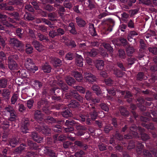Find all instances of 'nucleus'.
<instances>
[{
    "label": "nucleus",
    "mask_w": 157,
    "mask_h": 157,
    "mask_svg": "<svg viewBox=\"0 0 157 157\" xmlns=\"http://www.w3.org/2000/svg\"><path fill=\"white\" fill-rule=\"evenodd\" d=\"M34 118L37 123H35L34 128L37 131L45 136H50L51 135V129L44 124L43 119V114L38 110L36 111L34 114Z\"/></svg>",
    "instance_id": "nucleus-1"
},
{
    "label": "nucleus",
    "mask_w": 157,
    "mask_h": 157,
    "mask_svg": "<svg viewBox=\"0 0 157 157\" xmlns=\"http://www.w3.org/2000/svg\"><path fill=\"white\" fill-rule=\"evenodd\" d=\"M129 133L124 135V138L126 140L131 139L133 137H137L138 135V131L139 132L142 139L144 141H146L150 139L149 136L146 133L145 129L141 127L138 128L135 125H133L129 128Z\"/></svg>",
    "instance_id": "nucleus-2"
},
{
    "label": "nucleus",
    "mask_w": 157,
    "mask_h": 157,
    "mask_svg": "<svg viewBox=\"0 0 157 157\" xmlns=\"http://www.w3.org/2000/svg\"><path fill=\"white\" fill-rule=\"evenodd\" d=\"M47 98H41L37 103V107L39 109L42 110L47 114H50L51 111L48 109L49 103Z\"/></svg>",
    "instance_id": "nucleus-3"
},
{
    "label": "nucleus",
    "mask_w": 157,
    "mask_h": 157,
    "mask_svg": "<svg viewBox=\"0 0 157 157\" xmlns=\"http://www.w3.org/2000/svg\"><path fill=\"white\" fill-rule=\"evenodd\" d=\"M65 97L67 99L74 98L80 102H83V98L75 90H73L65 94Z\"/></svg>",
    "instance_id": "nucleus-4"
},
{
    "label": "nucleus",
    "mask_w": 157,
    "mask_h": 157,
    "mask_svg": "<svg viewBox=\"0 0 157 157\" xmlns=\"http://www.w3.org/2000/svg\"><path fill=\"white\" fill-rule=\"evenodd\" d=\"M5 112L8 114L10 116L8 118L9 121H15L16 117V113L14 108L10 105H8L5 107Z\"/></svg>",
    "instance_id": "nucleus-5"
},
{
    "label": "nucleus",
    "mask_w": 157,
    "mask_h": 157,
    "mask_svg": "<svg viewBox=\"0 0 157 157\" xmlns=\"http://www.w3.org/2000/svg\"><path fill=\"white\" fill-rule=\"evenodd\" d=\"M106 24V27L102 30L104 34H108L109 32L112 31L115 25V21L112 19H108L105 22Z\"/></svg>",
    "instance_id": "nucleus-6"
},
{
    "label": "nucleus",
    "mask_w": 157,
    "mask_h": 157,
    "mask_svg": "<svg viewBox=\"0 0 157 157\" xmlns=\"http://www.w3.org/2000/svg\"><path fill=\"white\" fill-rule=\"evenodd\" d=\"M112 42L115 47L117 46L125 47L128 46V44L127 40L123 37H120L118 39H115L112 41Z\"/></svg>",
    "instance_id": "nucleus-7"
},
{
    "label": "nucleus",
    "mask_w": 157,
    "mask_h": 157,
    "mask_svg": "<svg viewBox=\"0 0 157 157\" xmlns=\"http://www.w3.org/2000/svg\"><path fill=\"white\" fill-rule=\"evenodd\" d=\"M111 124L115 128H117L118 127V124L117 121V118L114 117L112 118L111 120ZM116 132L115 135V136L118 140H126V139L124 138V137L122 135H121L119 132V130L118 128H116L115 130Z\"/></svg>",
    "instance_id": "nucleus-8"
},
{
    "label": "nucleus",
    "mask_w": 157,
    "mask_h": 157,
    "mask_svg": "<svg viewBox=\"0 0 157 157\" xmlns=\"http://www.w3.org/2000/svg\"><path fill=\"white\" fill-rule=\"evenodd\" d=\"M44 153L48 157H57L58 154L51 147L45 146L44 149Z\"/></svg>",
    "instance_id": "nucleus-9"
},
{
    "label": "nucleus",
    "mask_w": 157,
    "mask_h": 157,
    "mask_svg": "<svg viewBox=\"0 0 157 157\" xmlns=\"http://www.w3.org/2000/svg\"><path fill=\"white\" fill-rule=\"evenodd\" d=\"M140 119L141 121L143 122L142 124L143 126L145 127L148 130H153L154 129V125L153 123L147 122V121L149 120V119L148 118L145 117L141 116Z\"/></svg>",
    "instance_id": "nucleus-10"
},
{
    "label": "nucleus",
    "mask_w": 157,
    "mask_h": 157,
    "mask_svg": "<svg viewBox=\"0 0 157 157\" xmlns=\"http://www.w3.org/2000/svg\"><path fill=\"white\" fill-rule=\"evenodd\" d=\"M9 41L10 44L12 46L21 49H22L24 47V44L23 43L15 38H10Z\"/></svg>",
    "instance_id": "nucleus-11"
},
{
    "label": "nucleus",
    "mask_w": 157,
    "mask_h": 157,
    "mask_svg": "<svg viewBox=\"0 0 157 157\" xmlns=\"http://www.w3.org/2000/svg\"><path fill=\"white\" fill-rule=\"evenodd\" d=\"M91 118H88L86 114L84 113H81L79 114V117L76 119L82 122L86 121V124L90 125L91 124Z\"/></svg>",
    "instance_id": "nucleus-12"
},
{
    "label": "nucleus",
    "mask_w": 157,
    "mask_h": 157,
    "mask_svg": "<svg viewBox=\"0 0 157 157\" xmlns=\"http://www.w3.org/2000/svg\"><path fill=\"white\" fill-rule=\"evenodd\" d=\"M29 135L31 139L37 143H40L43 141V137L40 136L36 132H32Z\"/></svg>",
    "instance_id": "nucleus-13"
},
{
    "label": "nucleus",
    "mask_w": 157,
    "mask_h": 157,
    "mask_svg": "<svg viewBox=\"0 0 157 157\" xmlns=\"http://www.w3.org/2000/svg\"><path fill=\"white\" fill-rule=\"evenodd\" d=\"M32 45L38 52H41L44 50V46L39 41L36 40H34L32 42Z\"/></svg>",
    "instance_id": "nucleus-14"
},
{
    "label": "nucleus",
    "mask_w": 157,
    "mask_h": 157,
    "mask_svg": "<svg viewBox=\"0 0 157 157\" xmlns=\"http://www.w3.org/2000/svg\"><path fill=\"white\" fill-rule=\"evenodd\" d=\"M84 76L86 81L89 83H92L96 81V78L95 76L90 73L87 72H85Z\"/></svg>",
    "instance_id": "nucleus-15"
},
{
    "label": "nucleus",
    "mask_w": 157,
    "mask_h": 157,
    "mask_svg": "<svg viewBox=\"0 0 157 157\" xmlns=\"http://www.w3.org/2000/svg\"><path fill=\"white\" fill-rule=\"evenodd\" d=\"M50 62L54 67H57L62 64V62L59 59L55 57H51Z\"/></svg>",
    "instance_id": "nucleus-16"
},
{
    "label": "nucleus",
    "mask_w": 157,
    "mask_h": 157,
    "mask_svg": "<svg viewBox=\"0 0 157 157\" xmlns=\"http://www.w3.org/2000/svg\"><path fill=\"white\" fill-rule=\"evenodd\" d=\"M29 121L28 120H25L23 122L21 127V130L23 133L25 134L29 132Z\"/></svg>",
    "instance_id": "nucleus-17"
},
{
    "label": "nucleus",
    "mask_w": 157,
    "mask_h": 157,
    "mask_svg": "<svg viewBox=\"0 0 157 157\" xmlns=\"http://www.w3.org/2000/svg\"><path fill=\"white\" fill-rule=\"evenodd\" d=\"M8 64L9 69L11 71L17 70L18 68V64L15 61L8 59Z\"/></svg>",
    "instance_id": "nucleus-18"
},
{
    "label": "nucleus",
    "mask_w": 157,
    "mask_h": 157,
    "mask_svg": "<svg viewBox=\"0 0 157 157\" xmlns=\"http://www.w3.org/2000/svg\"><path fill=\"white\" fill-rule=\"evenodd\" d=\"M41 69L44 73H48L51 72L52 68L48 63L46 62L41 66Z\"/></svg>",
    "instance_id": "nucleus-19"
},
{
    "label": "nucleus",
    "mask_w": 157,
    "mask_h": 157,
    "mask_svg": "<svg viewBox=\"0 0 157 157\" xmlns=\"http://www.w3.org/2000/svg\"><path fill=\"white\" fill-rule=\"evenodd\" d=\"M75 20L76 22L78 27L83 28L86 26L87 23L83 19L79 17H77L76 18Z\"/></svg>",
    "instance_id": "nucleus-20"
},
{
    "label": "nucleus",
    "mask_w": 157,
    "mask_h": 157,
    "mask_svg": "<svg viewBox=\"0 0 157 157\" xmlns=\"http://www.w3.org/2000/svg\"><path fill=\"white\" fill-rule=\"evenodd\" d=\"M91 110L90 112V118L92 120H95L98 116V112L95 109L94 106H91Z\"/></svg>",
    "instance_id": "nucleus-21"
},
{
    "label": "nucleus",
    "mask_w": 157,
    "mask_h": 157,
    "mask_svg": "<svg viewBox=\"0 0 157 157\" xmlns=\"http://www.w3.org/2000/svg\"><path fill=\"white\" fill-rule=\"evenodd\" d=\"M54 142L55 143H57L58 141H63L65 140L67 138L66 136L63 134L59 135L56 134L53 136Z\"/></svg>",
    "instance_id": "nucleus-22"
},
{
    "label": "nucleus",
    "mask_w": 157,
    "mask_h": 157,
    "mask_svg": "<svg viewBox=\"0 0 157 157\" xmlns=\"http://www.w3.org/2000/svg\"><path fill=\"white\" fill-rule=\"evenodd\" d=\"M75 59L76 63L78 66L80 67H82L83 66V58L81 55L76 54Z\"/></svg>",
    "instance_id": "nucleus-23"
},
{
    "label": "nucleus",
    "mask_w": 157,
    "mask_h": 157,
    "mask_svg": "<svg viewBox=\"0 0 157 157\" xmlns=\"http://www.w3.org/2000/svg\"><path fill=\"white\" fill-rule=\"evenodd\" d=\"M10 91L9 89H3L2 94L3 98L6 101L9 100L10 98Z\"/></svg>",
    "instance_id": "nucleus-24"
},
{
    "label": "nucleus",
    "mask_w": 157,
    "mask_h": 157,
    "mask_svg": "<svg viewBox=\"0 0 157 157\" xmlns=\"http://www.w3.org/2000/svg\"><path fill=\"white\" fill-rule=\"evenodd\" d=\"M6 13L8 14L9 16L13 17L16 21H19L20 20V15L17 12H6Z\"/></svg>",
    "instance_id": "nucleus-25"
},
{
    "label": "nucleus",
    "mask_w": 157,
    "mask_h": 157,
    "mask_svg": "<svg viewBox=\"0 0 157 157\" xmlns=\"http://www.w3.org/2000/svg\"><path fill=\"white\" fill-rule=\"evenodd\" d=\"M119 110L122 116L124 117H127L129 116V112L124 107L121 106H120Z\"/></svg>",
    "instance_id": "nucleus-26"
},
{
    "label": "nucleus",
    "mask_w": 157,
    "mask_h": 157,
    "mask_svg": "<svg viewBox=\"0 0 157 157\" xmlns=\"http://www.w3.org/2000/svg\"><path fill=\"white\" fill-rule=\"evenodd\" d=\"M68 27L70 28L69 29V31L71 33L75 35L77 34V32L76 30L75 26L74 23L72 22L70 23L68 25Z\"/></svg>",
    "instance_id": "nucleus-27"
},
{
    "label": "nucleus",
    "mask_w": 157,
    "mask_h": 157,
    "mask_svg": "<svg viewBox=\"0 0 157 157\" xmlns=\"http://www.w3.org/2000/svg\"><path fill=\"white\" fill-rule=\"evenodd\" d=\"M24 19L26 21H32L34 20L35 16L31 13L28 12H25L24 15Z\"/></svg>",
    "instance_id": "nucleus-28"
},
{
    "label": "nucleus",
    "mask_w": 157,
    "mask_h": 157,
    "mask_svg": "<svg viewBox=\"0 0 157 157\" xmlns=\"http://www.w3.org/2000/svg\"><path fill=\"white\" fill-rule=\"evenodd\" d=\"M72 75L75 78V79L78 81H82V76L80 72L75 71L72 73Z\"/></svg>",
    "instance_id": "nucleus-29"
},
{
    "label": "nucleus",
    "mask_w": 157,
    "mask_h": 157,
    "mask_svg": "<svg viewBox=\"0 0 157 157\" xmlns=\"http://www.w3.org/2000/svg\"><path fill=\"white\" fill-rule=\"evenodd\" d=\"M104 61L101 59H98L96 62V68L99 70H102L104 65Z\"/></svg>",
    "instance_id": "nucleus-30"
},
{
    "label": "nucleus",
    "mask_w": 157,
    "mask_h": 157,
    "mask_svg": "<svg viewBox=\"0 0 157 157\" xmlns=\"http://www.w3.org/2000/svg\"><path fill=\"white\" fill-rule=\"evenodd\" d=\"M136 151L138 154H140L142 152V149L144 147V145L141 141H136Z\"/></svg>",
    "instance_id": "nucleus-31"
},
{
    "label": "nucleus",
    "mask_w": 157,
    "mask_h": 157,
    "mask_svg": "<svg viewBox=\"0 0 157 157\" xmlns=\"http://www.w3.org/2000/svg\"><path fill=\"white\" fill-rule=\"evenodd\" d=\"M49 89L47 88H44L43 89L41 94V98L44 99L47 98L49 99L50 96L48 93Z\"/></svg>",
    "instance_id": "nucleus-32"
},
{
    "label": "nucleus",
    "mask_w": 157,
    "mask_h": 157,
    "mask_svg": "<svg viewBox=\"0 0 157 157\" xmlns=\"http://www.w3.org/2000/svg\"><path fill=\"white\" fill-rule=\"evenodd\" d=\"M8 120L1 119L0 120V125H2L3 129H6L9 127L10 124Z\"/></svg>",
    "instance_id": "nucleus-33"
},
{
    "label": "nucleus",
    "mask_w": 157,
    "mask_h": 157,
    "mask_svg": "<svg viewBox=\"0 0 157 157\" xmlns=\"http://www.w3.org/2000/svg\"><path fill=\"white\" fill-rule=\"evenodd\" d=\"M48 17L51 21H56L58 17V14L56 12L50 13L48 14Z\"/></svg>",
    "instance_id": "nucleus-34"
},
{
    "label": "nucleus",
    "mask_w": 157,
    "mask_h": 157,
    "mask_svg": "<svg viewBox=\"0 0 157 157\" xmlns=\"http://www.w3.org/2000/svg\"><path fill=\"white\" fill-rule=\"evenodd\" d=\"M75 144L83 150H86L88 148V146L84 144L82 142L79 140H76L75 142Z\"/></svg>",
    "instance_id": "nucleus-35"
},
{
    "label": "nucleus",
    "mask_w": 157,
    "mask_h": 157,
    "mask_svg": "<svg viewBox=\"0 0 157 157\" xmlns=\"http://www.w3.org/2000/svg\"><path fill=\"white\" fill-rule=\"evenodd\" d=\"M59 86L60 88L62 95L64 94V92H67L69 90V88L68 86L64 83H59Z\"/></svg>",
    "instance_id": "nucleus-36"
},
{
    "label": "nucleus",
    "mask_w": 157,
    "mask_h": 157,
    "mask_svg": "<svg viewBox=\"0 0 157 157\" xmlns=\"http://www.w3.org/2000/svg\"><path fill=\"white\" fill-rule=\"evenodd\" d=\"M65 81L68 85L72 86L74 85L76 81L73 78L69 76H67L65 78Z\"/></svg>",
    "instance_id": "nucleus-37"
},
{
    "label": "nucleus",
    "mask_w": 157,
    "mask_h": 157,
    "mask_svg": "<svg viewBox=\"0 0 157 157\" xmlns=\"http://www.w3.org/2000/svg\"><path fill=\"white\" fill-rule=\"evenodd\" d=\"M37 36L38 39L43 42H48L49 41L48 37L43 34L38 33L37 34Z\"/></svg>",
    "instance_id": "nucleus-38"
},
{
    "label": "nucleus",
    "mask_w": 157,
    "mask_h": 157,
    "mask_svg": "<svg viewBox=\"0 0 157 157\" xmlns=\"http://www.w3.org/2000/svg\"><path fill=\"white\" fill-rule=\"evenodd\" d=\"M61 89L57 87H55L51 88L49 89V91L51 94H54L55 95H57L60 92Z\"/></svg>",
    "instance_id": "nucleus-39"
},
{
    "label": "nucleus",
    "mask_w": 157,
    "mask_h": 157,
    "mask_svg": "<svg viewBox=\"0 0 157 157\" xmlns=\"http://www.w3.org/2000/svg\"><path fill=\"white\" fill-rule=\"evenodd\" d=\"M80 102L75 100H72L68 105V107L73 108L78 107L80 105Z\"/></svg>",
    "instance_id": "nucleus-40"
},
{
    "label": "nucleus",
    "mask_w": 157,
    "mask_h": 157,
    "mask_svg": "<svg viewBox=\"0 0 157 157\" xmlns=\"http://www.w3.org/2000/svg\"><path fill=\"white\" fill-rule=\"evenodd\" d=\"M76 55V53L71 52H69L65 55V59L67 60H72L74 59Z\"/></svg>",
    "instance_id": "nucleus-41"
},
{
    "label": "nucleus",
    "mask_w": 157,
    "mask_h": 157,
    "mask_svg": "<svg viewBox=\"0 0 157 157\" xmlns=\"http://www.w3.org/2000/svg\"><path fill=\"white\" fill-rule=\"evenodd\" d=\"M19 144V141L16 138H13L10 140L9 145L12 147H14Z\"/></svg>",
    "instance_id": "nucleus-42"
},
{
    "label": "nucleus",
    "mask_w": 157,
    "mask_h": 157,
    "mask_svg": "<svg viewBox=\"0 0 157 157\" xmlns=\"http://www.w3.org/2000/svg\"><path fill=\"white\" fill-rule=\"evenodd\" d=\"M89 28L90 34L92 36H95L97 35V33L94 24H90Z\"/></svg>",
    "instance_id": "nucleus-43"
},
{
    "label": "nucleus",
    "mask_w": 157,
    "mask_h": 157,
    "mask_svg": "<svg viewBox=\"0 0 157 157\" xmlns=\"http://www.w3.org/2000/svg\"><path fill=\"white\" fill-rule=\"evenodd\" d=\"M61 114L63 117L66 118L71 117L72 116L71 111L68 109L62 112Z\"/></svg>",
    "instance_id": "nucleus-44"
},
{
    "label": "nucleus",
    "mask_w": 157,
    "mask_h": 157,
    "mask_svg": "<svg viewBox=\"0 0 157 157\" xmlns=\"http://www.w3.org/2000/svg\"><path fill=\"white\" fill-rule=\"evenodd\" d=\"M26 53L28 54H30L33 52V48L32 46L29 44H27L25 46Z\"/></svg>",
    "instance_id": "nucleus-45"
},
{
    "label": "nucleus",
    "mask_w": 157,
    "mask_h": 157,
    "mask_svg": "<svg viewBox=\"0 0 157 157\" xmlns=\"http://www.w3.org/2000/svg\"><path fill=\"white\" fill-rule=\"evenodd\" d=\"M147 78V76L144 75V73L142 72H139L136 76V79L139 81H142L143 80L146 79Z\"/></svg>",
    "instance_id": "nucleus-46"
},
{
    "label": "nucleus",
    "mask_w": 157,
    "mask_h": 157,
    "mask_svg": "<svg viewBox=\"0 0 157 157\" xmlns=\"http://www.w3.org/2000/svg\"><path fill=\"white\" fill-rule=\"evenodd\" d=\"M34 63L33 59L29 58L25 59V65L26 68L28 69L30 67H31L32 65H33Z\"/></svg>",
    "instance_id": "nucleus-47"
},
{
    "label": "nucleus",
    "mask_w": 157,
    "mask_h": 157,
    "mask_svg": "<svg viewBox=\"0 0 157 157\" xmlns=\"http://www.w3.org/2000/svg\"><path fill=\"white\" fill-rule=\"evenodd\" d=\"M154 63L150 67V69L153 72L157 71V57H154L153 59Z\"/></svg>",
    "instance_id": "nucleus-48"
},
{
    "label": "nucleus",
    "mask_w": 157,
    "mask_h": 157,
    "mask_svg": "<svg viewBox=\"0 0 157 157\" xmlns=\"http://www.w3.org/2000/svg\"><path fill=\"white\" fill-rule=\"evenodd\" d=\"M27 145L28 147L30 149L36 150L37 148V144L31 140H28Z\"/></svg>",
    "instance_id": "nucleus-49"
},
{
    "label": "nucleus",
    "mask_w": 157,
    "mask_h": 157,
    "mask_svg": "<svg viewBox=\"0 0 157 157\" xmlns=\"http://www.w3.org/2000/svg\"><path fill=\"white\" fill-rule=\"evenodd\" d=\"M77 124V123L76 121L71 120H66L65 123V125L67 127H71V126L72 127H73V126Z\"/></svg>",
    "instance_id": "nucleus-50"
},
{
    "label": "nucleus",
    "mask_w": 157,
    "mask_h": 157,
    "mask_svg": "<svg viewBox=\"0 0 157 157\" xmlns=\"http://www.w3.org/2000/svg\"><path fill=\"white\" fill-rule=\"evenodd\" d=\"M126 24L127 26L130 29L135 28V24L133 20L128 19V20L124 22Z\"/></svg>",
    "instance_id": "nucleus-51"
},
{
    "label": "nucleus",
    "mask_w": 157,
    "mask_h": 157,
    "mask_svg": "<svg viewBox=\"0 0 157 157\" xmlns=\"http://www.w3.org/2000/svg\"><path fill=\"white\" fill-rule=\"evenodd\" d=\"M23 33V31L20 28H18L16 30V34L20 39H21L24 37Z\"/></svg>",
    "instance_id": "nucleus-52"
},
{
    "label": "nucleus",
    "mask_w": 157,
    "mask_h": 157,
    "mask_svg": "<svg viewBox=\"0 0 157 157\" xmlns=\"http://www.w3.org/2000/svg\"><path fill=\"white\" fill-rule=\"evenodd\" d=\"M91 89L96 93L97 95L101 94V91L100 87L98 85H93L91 87Z\"/></svg>",
    "instance_id": "nucleus-53"
},
{
    "label": "nucleus",
    "mask_w": 157,
    "mask_h": 157,
    "mask_svg": "<svg viewBox=\"0 0 157 157\" xmlns=\"http://www.w3.org/2000/svg\"><path fill=\"white\" fill-rule=\"evenodd\" d=\"M44 121L48 124L56 123V120L51 116L48 117L44 119Z\"/></svg>",
    "instance_id": "nucleus-54"
},
{
    "label": "nucleus",
    "mask_w": 157,
    "mask_h": 157,
    "mask_svg": "<svg viewBox=\"0 0 157 157\" xmlns=\"http://www.w3.org/2000/svg\"><path fill=\"white\" fill-rule=\"evenodd\" d=\"M122 2L126 4L128 6L131 7L135 3L136 0H120Z\"/></svg>",
    "instance_id": "nucleus-55"
},
{
    "label": "nucleus",
    "mask_w": 157,
    "mask_h": 157,
    "mask_svg": "<svg viewBox=\"0 0 157 157\" xmlns=\"http://www.w3.org/2000/svg\"><path fill=\"white\" fill-rule=\"evenodd\" d=\"M140 48L139 49V51H145L146 48V45L143 39H141L140 40Z\"/></svg>",
    "instance_id": "nucleus-56"
},
{
    "label": "nucleus",
    "mask_w": 157,
    "mask_h": 157,
    "mask_svg": "<svg viewBox=\"0 0 157 157\" xmlns=\"http://www.w3.org/2000/svg\"><path fill=\"white\" fill-rule=\"evenodd\" d=\"M103 46L107 50L108 52H109L111 53L113 52V48L109 44L105 43L104 44Z\"/></svg>",
    "instance_id": "nucleus-57"
},
{
    "label": "nucleus",
    "mask_w": 157,
    "mask_h": 157,
    "mask_svg": "<svg viewBox=\"0 0 157 157\" xmlns=\"http://www.w3.org/2000/svg\"><path fill=\"white\" fill-rule=\"evenodd\" d=\"M34 87L36 89H39L42 87L43 86L42 83L40 81L35 80L33 81V83Z\"/></svg>",
    "instance_id": "nucleus-58"
},
{
    "label": "nucleus",
    "mask_w": 157,
    "mask_h": 157,
    "mask_svg": "<svg viewBox=\"0 0 157 157\" xmlns=\"http://www.w3.org/2000/svg\"><path fill=\"white\" fill-rule=\"evenodd\" d=\"M119 57L121 59H124L126 57V54L123 49H120L118 51Z\"/></svg>",
    "instance_id": "nucleus-59"
},
{
    "label": "nucleus",
    "mask_w": 157,
    "mask_h": 157,
    "mask_svg": "<svg viewBox=\"0 0 157 157\" xmlns=\"http://www.w3.org/2000/svg\"><path fill=\"white\" fill-rule=\"evenodd\" d=\"M54 109L57 110H62L65 109L66 108V105L62 103H59L56 104L54 106Z\"/></svg>",
    "instance_id": "nucleus-60"
},
{
    "label": "nucleus",
    "mask_w": 157,
    "mask_h": 157,
    "mask_svg": "<svg viewBox=\"0 0 157 157\" xmlns=\"http://www.w3.org/2000/svg\"><path fill=\"white\" fill-rule=\"evenodd\" d=\"M6 37L2 35L1 33L0 32V44L3 47H4L6 44Z\"/></svg>",
    "instance_id": "nucleus-61"
},
{
    "label": "nucleus",
    "mask_w": 157,
    "mask_h": 157,
    "mask_svg": "<svg viewBox=\"0 0 157 157\" xmlns=\"http://www.w3.org/2000/svg\"><path fill=\"white\" fill-rule=\"evenodd\" d=\"M134 48L132 47H128L126 49V52L128 56H131L134 52Z\"/></svg>",
    "instance_id": "nucleus-62"
},
{
    "label": "nucleus",
    "mask_w": 157,
    "mask_h": 157,
    "mask_svg": "<svg viewBox=\"0 0 157 157\" xmlns=\"http://www.w3.org/2000/svg\"><path fill=\"white\" fill-rule=\"evenodd\" d=\"M62 129V126L59 124H56L52 128V130L54 132H61Z\"/></svg>",
    "instance_id": "nucleus-63"
},
{
    "label": "nucleus",
    "mask_w": 157,
    "mask_h": 157,
    "mask_svg": "<svg viewBox=\"0 0 157 157\" xmlns=\"http://www.w3.org/2000/svg\"><path fill=\"white\" fill-rule=\"evenodd\" d=\"M98 53V50L94 48H92L90 52H88L89 56L91 57H95Z\"/></svg>",
    "instance_id": "nucleus-64"
}]
</instances>
